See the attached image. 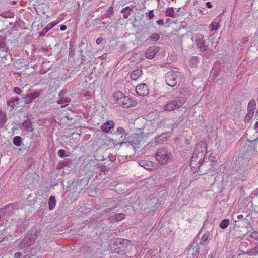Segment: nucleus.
Wrapping results in <instances>:
<instances>
[{
  "instance_id": "f257e3e1",
  "label": "nucleus",
  "mask_w": 258,
  "mask_h": 258,
  "mask_svg": "<svg viewBox=\"0 0 258 258\" xmlns=\"http://www.w3.org/2000/svg\"><path fill=\"white\" fill-rule=\"evenodd\" d=\"M113 98L116 103L124 108L133 107L137 104V102L135 100L128 96H124L120 91L114 93Z\"/></svg>"
},
{
  "instance_id": "f03ea898",
  "label": "nucleus",
  "mask_w": 258,
  "mask_h": 258,
  "mask_svg": "<svg viewBox=\"0 0 258 258\" xmlns=\"http://www.w3.org/2000/svg\"><path fill=\"white\" fill-rule=\"evenodd\" d=\"M173 156L172 153L165 148L159 149L156 153V159L161 165H166L171 162Z\"/></svg>"
},
{
  "instance_id": "7ed1b4c3",
  "label": "nucleus",
  "mask_w": 258,
  "mask_h": 258,
  "mask_svg": "<svg viewBox=\"0 0 258 258\" xmlns=\"http://www.w3.org/2000/svg\"><path fill=\"white\" fill-rule=\"evenodd\" d=\"M182 74L178 71L171 70L168 72L165 75L166 84L172 87L175 86L178 82L182 79Z\"/></svg>"
},
{
  "instance_id": "20e7f679",
  "label": "nucleus",
  "mask_w": 258,
  "mask_h": 258,
  "mask_svg": "<svg viewBox=\"0 0 258 258\" xmlns=\"http://www.w3.org/2000/svg\"><path fill=\"white\" fill-rule=\"evenodd\" d=\"M111 250L115 253L121 255L125 254L127 247V241L121 239H116L110 244Z\"/></svg>"
},
{
  "instance_id": "39448f33",
  "label": "nucleus",
  "mask_w": 258,
  "mask_h": 258,
  "mask_svg": "<svg viewBox=\"0 0 258 258\" xmlns=\"http://www.w3.org/2000/svg\"><path fill=\"white\" fill-rule=\"evenodd\" d=\"M186 100L182 96L176 97L173 100L166 103L164 107V110L171 111L178 109L183 105Z\"/></svg>"
},
{
  "instance_id": "423d86ee",
  "label": "nucleus",
  "mask_w": 258,
  "mask_h": 258,
  "mask_svg": "<svg viewBox=\"0 0 258 258\" xmlns=\"http://www.w3.org/2000/svg\"><path fill=\"white\" fill-rule=\"evenodd\" d=\"M204 153L202 152L194 153L190 162V166L194 168H199L204 161Z\"/></svg>"
},
{
  "instance_id": "0eeeda50",
  "label": "nucleus",
  "mask_w": 258,
  "mask_h": 258,
  "mask_svg": "<svg viewBox=\"0 0 258 258\" xmlns=\"http://www.w3.org/2000/svg\"><path fill=\"white\" fill-rule=\"evenodd\" d=\"M192 41H195L197 47L201 51L204 52L208 49L209 45L204 39V37L202 35H199L196 37L195 40L194 37L191 38Z\"/></svg>"
},
{
  "instance_id": "6e6552de",
  "label": "nucleus",
  "mask_w": 258,
  "mask_h": 258,
  "mask_svg": "<svg viewBox=\"0 0 258 258\" xmlns=\"http://www.w3.org/2000/svg\"><path fill=\"white\" fill-rule=\"evenodd\" d=\"M136 92L139 96H146L149 94V90L145 83H142L137 85Z\"/></svg>"
},
{
  "instance_id": "1a4fd4ad",
  "label": "nucleus",
  "mask_w": 258,
  "mask_h": 258,
  "mask_svg": "<svg viewBox=\"0 0 258 258\" xmlns=\"http://www.w3.org/2000/svg\"><path fill=\"white\" fill-rule=\"evenodd\" d=\"M64 92L61 91L58 94V99L57 103L61 105V108L66 107L71 102V99L68 97H65L63 95Z\"/></svg>"
},
{
  "instance_id": "9d476101",
  "label": "nucleus",
  "mask_w": 258,
  "mask_h": 258,
  "mask_svg": "<svg viewBox=\"0 0 258 258\" xmlns=\"http://www.w3.org/2000/svg\"><path fill=\"white\" fill-rule=\"evenodd\" d=\"M159 47L153 46L149 47L146 51L145 56L147 58L151 59L153 58L156 54L159 51Z\"/></svg>"
},
{
  "instance_id": "9b49d317",
  "label": "nucleus",
  "mask_w": 258,
  "mask_h": 258,
  "mask_svg": "<svg viewBox=\"0 0 258 258\" xmlns=\"http://www.w3.org/2000/svg\"><path fill=\"white\" fill-rule=\"evenodd\" d=\"M40 95V92H35L25 95L23 98L25 104L31 103L35 98L38 97Z\"/></svg>"
},
{
  "instance_id": "f8f14e48",
  "label": "nucleus",
  "mask_w": 258,
  "mask_h": 258,
  "mask_svg": "<svg viewBox=\"0 0 258 258\" xmlns=\"http://www.w3.org/2000/svg\"><path fill=\"white\" fill-rule=\"evenodd\" d=\"M125 217L124 214L120 213L114 214L111 216L109 218V221L111 223H115L123 220Z\"/></svg>"
},
{
  "instance_id": "ddd939ff",
  "label": "nucleus",
  "mask_w": 258,
  "mask_h": 258,
  "mask_svg": "<svg viewBox=\"0 0 258 258\" xmlns=\"http://www.w3.org/2000/svg\"><path fill=\"white\" fill-rule=\"evenodd\" d=\"M139 165L147 170H152L154 167L153 163L149 160H142L139 161Z\"/></svg>"
},
{
  "instance_id": "4468645a",
  "label": "nucleus",
  "mask_w": 258,
  "mask_h": 258,
  "mask_svg": "<svg viewBox=\"0 0 258 258\" xmlns=\"http://www.w3.org/2000/svg\"><path fill=\"white\" fill-rule=\"evenodd\" d=\"M57 22H52L49 23L43 29V30L41 32H39V36L40 37H42L44 36L45 34L47 32H48L49 30H50L51 29L54 27L57 24Z\"/></svg>"
},
{
  "instance_id": "2eb2a0df",
  "label": "nucleus",
  "mask_w": 258,
  "mask_h": 258,
  "mask_svg": "<svg viewBox=\"0 0 258 258\" xmlns=\"http://www.w3.org/2000/svg\"><path fill=\"white\" fill-rule=\"evenodd\" d=\"M150 33L148 30H142L139 37L140 42H149Z\"/></svg>"
},
{
  "instance_id": "dca6fc26",
  "label": "nucleus",
  "mask_w": 258,
  "mask_h": 258,
  "mask_svg": "<svg viewBox=\"0 0 258 258\" xmlns=\"http://www.w3.org/2000/svg\"><path fill=\"white\" fill-rule=\"evenodd\" d=\"M167 139V133H163L155 137L154 139V142L156 144H160Z\"/></svg>"
},
{
  "instance_id": "f3484780",
  "label": "nucleus",
  "mask_w": 258,
  "mask_h": 258,
  "mask_svg": "<svg viewBox=\"0 0 258 258\" xmlns=\"http://www.w3.org/2000/svg\"><path fill=\"white\" fill-rule=\"evenodd\" d=\"M142 70L140 68H138L131 73V79L132 80H136L142 75Z\"/></svg>"
},
{
  "instance_id": "a211bd4d",
  "label": "nucleus",
  "mask_w": 258,
  "mask_h": 258,
  "mask_svg": "<svg viewBox=\"0 0 258 258\" xmlns=\"http://www.w3.org/2000/svg\"><path fill=\"white\" fill-rule=\"evenodd\" d=\"M113 126L114 123L112 121H106L101 126V128L104 132L108 133Z\"/></svg>"
},
{
  "instance_id": "6ab92c4d",
  "label": "nucleus",
  "mask_w": 258,
  "mask_h": 258,
  "mask_svg": "<svg viewBox=\"0 0 258 258\" xmlns=\"http://www.w3.org/2000/svg\"><path fill=\"white\" fill-rule=\"evenodd\" d=\"M115 134L117 135H120L121 138H123L122 140H125L127 136V133L125 130L122 127H118L117 128L116 132Z\"/></svg>"
},
{
  "instance_id": "aec40b11",
  "label": "nucleus",
  "mask_w": 258,
  "mask_h": 258,
  "mask_svg": "<svg viewBox=\"0 0 258 258\" xmlns=\"http://www.w3.org/2000/svg\"><path fill=\"white\" fill-rule=\"evenodd\" d=\"M56 204V200L54 196H50L48 200L49 210H52Z\"/></svg>"
},
{
  "instance_id": "412c9836",
  "label": "nucleus",
  "mask_w": 258,
  "mask_h": 258,
  "mask_svg": "<svg viewBox=\"0 0 258 258\" xmlns=\"http://www.w3.org/2000/svg\"><path fill=\"white\" fill-rule=\"evenodd\" d=\"M133 7H132V8H131L129 6H126L121 10V12L122 13H124L123 18L127 19L129 17V16L131 14V12L133 10Z\"/></svg>"
},
{
  "instance_id": "4be33fe9",
  "label": "nucleus",
  "mask_w": 258,
  "mask_h": 258,
  "mask_svg": "<svg viewBox=\"0 0 258 258\" xmlns=\"http://www.w3.org/2000/svg\"><path fill=\"white\" fill-rule=\"evenodd\" d=\"M160 35L158 33H153L149 35V42H156L159 40Z\"/></svg>"
},
{
  "instance_id": "5701e85b",
  "label": "nucleus",
  "mask_w": 258,
  "mask_h": 258,
  "mask_svg": "<svg viewBox=\"0 0 258 258\" xmlns=\"http://www.w3.org/2000/svg\"><path fill=\"white\" fill-rule=\"evenodd\" d=\"M256 101L254 99L251 100L248 104L247 106V111H254L256 108Z\"/></svg>"
},
{
  "instance_id": "b1692460",
  "label": "nucleus",
  "mask_w": 258,
  "mask_h": 258,
  "mask_svg": "<svg viewBox=\"0 0 258 258\" xmlns=\"http://www.w3.org/2000/svg\"><path fill=\"white\" fill-rule=\"evenodd\" d=\"M165 15L166 16L175 18V16L174 8L173 7L168 8L165 11Z\"/></svg>"
},
{
  "instance_id": "393cba45",
  "label": "nucleus",
  "mask_w": 258,
  "mask_h": 258,
  "mask_svg": "<svg viewBox=\"0 0 258 258\" xmlns=\"http://www.w3.org/2000/svg\"><path fill=\"white\" fill-rule=\"evenodd\" d=\"M230 224V220L225 219L223 220L219 224V227L222 229L226 228Z\"/></svg>"
},
{
  "instance_id": "a878e982",
  "label": "nucleus",
  "mask_w": 258,
  "mask_h": 258,
  "mask_svg": "<svg viewBox=\"0 0 258 258\" xmlns=\"http://www.w3.org/2000/svg\"><path fill=\"white\" fill-rule=\"evenodd\" d=\"M219 24L218 22L216 21H213L209 26L210 31H216L219 27Z\"/></svg>"
},
{
  "instance_id": "bb28decb",
  "label": "nucleus",
  "mask_w": 258,
  "mask_h": 258,
  "mask_svg": "<svg viewBox=\"0 0 258 258\" xmlns=\"http://www.w3.org/2000/svg\"><path fill=\"white\" fill-rule=\"evenodd\" d=\"M154 127L157 129L161 126V121L159 117H157L155 119L153 122H151Z\"/></svg>"
},
{
  "instance_id": "cd10ccee",
  "label": "nucleus",
  "mask_w": 258,
  "mask_h": 258,
  "mask_svg": "<svg viewBox=\"0 0 258 258\" xmlns=\"http://www.w3.org/2000/svg\"><path fill=\"white\" fill-rule=\"evenodd\" d=\"M211 237V234L209 232H207L203 234L201 238L202 242L204 243H206L207 242L208 240Z\"/></svg>"
},
{
  "instance_id": "c85d7f7f",
  "label": "nucleus",
  "mask_w": 258,
  "mask_h": 258,
  "mask_svg": "<svg viewBox=\"0 0 258 258\" xmlns=\"http://www.w3.org/2000/svg\"><path fill=\"white\" fill-rule=\"evenodd\" d=\"M13 144L19 147L21 145L22 143V139L21 138L20 136H16L13 138Z\"/></svg>"
},
{
  "instance_id": "c756f323",
  "label": "nucleus",
  "mask_w": 258,
  "mask_h": 258,
  "mask_svg": "<svg viewBox=\"0 0 258 258\" xmlns=\"http://www.w3.org/2000/svg\"><path fill=\"white\" fill-rule=\"evenodd\" d=\"M23 126L25 128L27 132H32L33 131V128L32 126L31 123L29 122H25L23 123Z\"/></svg>"
},
{
  "instance_id": "7c9ffc66",
  "label": "nucleus",
  "mask_w": 258,
  "mask_h": 258,
  "mask_svg": "<svg viewBox=\"0 0 258 258\" xmlns=\"http://www.w3.org/2000/svg\"><path fill=\"white\" fill-rule=\"evenodd\" d=\"M254 111H247V113H246L244 119L245 121H249L251 120V119L253 117L254 115Z\"/></svg>"
},
{
  "instance_id": "2f4dec72",
  "label": "nucleus",
  "mask_w": 258,
  "mask_h": 258,
  "mask_svg": "<svg viewBox=\"0 0 258 258\" xmlns=\"http://www.w3.org/2000/svg\"><path fill=\"white\" fill-rule=\"evenodd\" d=\"M6 121L7 118L5 113L2 110H0V123L3 124Z\"/></svg>"
},
{
  "instance_id": "473e14b6",
  "label": "nucleus",
  "mask_w": 258,
  "mask_h": 258,
  "mask_svg": "<svg viewBox=\"0 0 258 258\" xmlns=\"http://www.w3.org/2000/svg\"><path fill=\"white\" fill-rule=\"evenodd\" d=\"M19 100V99L18 97H11L9 100H7V103L8 106H10L11 107H12V104L14 102H17Z\"/></svg>"
},
{
  "instance_id": "72a5a7b5",
  "label": "nucleus",
  "mask_w": 258,
  "mask_h": 258,
  "mask_svg": "<svg viewBox=\"0 0 258 258\" xmlns=\"http://www.w3.org/2000/svg\"><path fill=\"white\" fill-rule=\"evenodd\" d=\"M113 8L112 6H110L107 10L106 14H104L105 18H110L113 14Z\"/></svg>"
},
{
  "instance_id": "f704fd0d",
  "label": "nucleus",
  "mask_w": 258,
  "mask_h": 258,
  "mask_svg": "<svg viewBox=\"0 0 258 258\" xmlns=\"http://www.w3.org/2000/svg\"><path fill=\"white\" fill-rule=\"evenodd\" d=\"M189 65L190 66H194L195 65H196L198 62V58L196 57H192L190 60H189Z\"/></svg>"
},
{
  "instance_id": "c9c22d12",
  "label": "nucleus",
  "mask_w": 258,
  "mask_h": 258,
  "mask_svg": "<svg viewBox=\"0 0 258 258\" xmlns=\"http://www.w3.org/2000/svg\"><path fill=\"white\" fill-rule=\"evenodd\" d=\"M58 155L61 158H64L68 156V155L66 154V151L63 149H60L57 152Z\"/></svg>"
},
{
  "instance_id": "e433bc0d",
  "label": "nucleus",
  "mask_w": 258,
  "mask_h": 258,
  "mask_svg": "<svg viewBox=\"0 0 258 258\" xmlns=\"http://www.w3.org/2000/svg\"><path fill=\"white\" fill-rule=\"evenodd\" d=\"M249 237L256 240H258V232L253 231L251 232L249 235Z\"/></svg>"
},
{
  "instance_id": "4c0bfd02",
  "label": "nucleus",
  "mask_w": 258,
  "mask_h": 258,
  "mask_svg": "<svg viewBox=\"0 0 258 258\" xmlns=\"http://www.w3.org/2000/svg\"><path fill=\"white\" fill-rule=\"evenodd\" d=\"M208 40L209 41H210L211 43V46H210V48H209V49L211 51H213V50L215 48V47H216V45H215V41H213V40L212 39H210V38H208Z\"/></svg>"
},
{
  "instance_id": "58836bf2",
  "label": "nucleus",
  "mask_w": 258,
  "mask_h": 258,
  "mask_svg": "<svg viewBox=\"0 0 258 258\" xmlns=\"http://www.w3.org/2000/svg\"><path fill=\"white\" fill-rule=\"evenodd\" d=\"M138 55V54L137 53H135L133 55H132V56H131V57H130V60L131 62H138L137 61L135 60V58H136V56Z\"/></svg>"
},
{
  "instance_id": "ea45409f",
  "label": "nucleus",
  "mask_w": 258,
  "mask_h": 258,
  "mask_svg": "<svg viewBox=\"0 0 258 258\" xmlns=\"http://www.w3.org/2000/svg\"><path fill=\"white\" fill-rule=\"evenodd\" d=\"M13 92H14L15 93H16L17 94H20L22 92L21 89L17 87H15L13 89Z\"/></svg>"
},
{
  "instance_id": "a19ab883",
  "label": "nucleus",
  "mask_w": 258,
  "mask_h": 258,
  "mask_svg": "<svg viewBox=\"0 0 258 258\" xmlns=\"http://www.w3.org/2000/svg\"><path fill=\"white\" fill-rule=\"evenodd\" d=\"M148 16L150 19H152L154 17L153 14V10L149 11Z\"/></svg>"
},
{
  "instance_id": "79ce46f5",
  "label": "nucleus",
  "mask_w": 258,
  "mask_h": 258,
  "mask_svg": "<svg viewBox=\"0 0 258 258\" xmlns=\"http://www.w3.org/2000/svg\"><path fill=\"white\" fill-rule=\"evenodd\" d=\"M251 253L254 255H256L257 254H258V246L255 247V248L253 249Z\"/></svg>"
},
{
  "instance_id": "37998d69",
  "label": "nucleus",
  "mask_w": 258,
  "mask_h": 258,
  "mask_svg": "<svg viewBox=\"0 0 258 258\" xmlns=\"http://www.w3.org/2000/svg\"><path fill=\"white\" fill-rule=\"evenodd\" d=\"M249 41V38L248 37H243L241 39V42L244 43V44H245L246 43H247L248 41Z\"/></svg>"
},
{
  "instance_id": "c03bdc74",
  "label": "nucleus",
  "mask_w": 258,
  "mask_h": 258,
  "mask_svg": "<svg viewBox=\"0 0 258 258\" xmlns=\"http://www.w3.org/2000/svg\"><path fill=\"white\" fill-rule=\"evenodd\" d=\"M157 24L160 26H163L164 25V22H163V20L162 19H160L159 20H158L157 22H156Z\"/></svg>"
},
{
  "instance_id": "a18cd8bd",
  "label": "nucleus",
  "mask_w": 258,
  "mask_h": 258,
  "mask_svg": "<svg viewBox=\"0 0 258 258\" xmlns=\"http://www.w3.org/2000/svg\"><path fill=\"white\" fill-rule=\"evenodd\" d=\"M22 256V253L20 252H16L14 255V258H20Z\"/></svg>"
},
{
  "instance_id": "49530a36",
  "label": "nucleus",
  "mask_w": 258,
  "mask_h": 258,
  "mask_svg": "<svg viewBox=\"0 0 258 258\" xmlns=\"http://www.w3.org/2000/svg\"><path fill=\"white\" fill-rule=\"evenodd\" d=\"M6 47V44L4 42H0V48H5Z\"/></svg>"
},
{
  "instance_id": "de8ad7c7",
  "label": "nucleus",
  "mask_w": 258,
  "mask_h": 258,
  "mask_svg": "<svg viewBox=\"0 0 258 258\" xmlns=\"http://www.w3.org/2000/svg\"><path fill=\"white\" fill-rule=\"evenodd\" d=\"M102 41V39L101 38H98L96 39V42L97 44H100Z\"/></svg>"
},
{
  "instance_id": "09e8293b",
  "label": "nucleus",
  "mask_w": 258,
  "mask_h": 258,
  "mask_svg": "<svg viewBox=\"0 0 258 258\" xmlns=\"http://www.w3.org/2000/svg\"><path fill=\"white\" fill-rule=\"evenodd\" d=\"M206 5L208 8H211L212 7V5L211 4L210 2H207L206 3Z\"/></svg>"
},
{
  "instance_id": "8fccbe9b",
  "label": "nucleus",
  "mask_w": 258,
  "mask_h": 258,
  "mask_svg": "<svg viewBox=\"0 0 258 258\" xmlns=\"http://www.w3.org/2000/svg\"><path fill=\"white\" fill-rule=\"evenodd\" d=\"M67 29V26L65 25H61L60 29L61 31H64Z\"/></svg>"
},
{
  "instance_id": "3c124183",
  "label": "nucleus",
  "mask_w": 258,
  "mask_h": 258,
  "mask_svg": "<svg viewBox=\"0 0 258 258\" xmlns=\"http://www.w3.org/2000/svg\"><path fill=\"white\" fill-rule=\"evenodd\" d=\"M252 152H253V153H255L257 152V150H256V146L255 145L254 146V147L252 148Z\"/></svg>"
},
{
  "instance_id": "603ef678",
  "label": "nucleus",
  "mask_w": 258,
  "mask_h": 258,
  "mask_svg": "<svg viewBox=\"0 0 258 258\" xmlns=\"http://www.w3.org/2000/svg\"><path fill=\"white\" fill-rule=\"evenodd\" d=\"M243 218V216L242 215H239L238 216H237V219H241Z\"/></svg>"
},
{
  "instance_id": "864d4df0",
  "label": "nucleus",
  "mask_w": 258,
  "mask_h": 258,
  "mask_svg": "<svg viewBox=\"0 0 258 258\" xmlns=\"http://www.w3.org/2000/svg\"><path fill=\"white\" fill-rule=\"evenodd\" d=\"M255 127L258 129V121L255 123Z\"/></svg>"
},
{
  "instance_id": "5fc2aeb1",
  "label": "nucleus",
  "mask_w": 258,
  "mask_h": 258,
  "mask_svg": "<svg viewBox=\"0 0 258 258\" xmlns=\"http://www.w3.org/2000/svg\"><path fill=\"white\" fill-rule=\"evenodd\" d=\"M257 140H258V138L255 139H254V140H252V141H250V142H255L257 141Z\"/></svg>"
},
{
  "instance_id": "6e6d98bb",
  "label": "nucleus",
  "mask_w": 258,
  "mask_h": 258,
  "mask_svg": "<svg viewBox=\"0 0 258 258\" xmlns=\"http://www.w3.org/2000/svg\"><path fill=\"white\" fill-rule=\"evenodd\" d=\"M248 217V215H247L244 219V220L246 222L248 220L247 217Z\"/></svg>"
},
{
  "instance_id": "4d7b16f0",
  "label": "nucleus",
  "mask_w": 258,
  "mask_h": 258,
  "mask_svg": "<svg viewBox=\"0 0 258 258\" xmlns=\"http://www.w3.org/2000/svg\"><path fill=\"white\" fill-rule=\"evenodd\" d=\"M21 244L23 245L24 246L25 245V244H24V240H22L21 241Z\"/></svg>"
},
{
  "instance_id": "13d9d810",
  "label": "nucleus",
  "mask_w": 258,
  "mask_h": 258,
  "mask_svg": "<svg viewBox=\"0 0 258 258\" xmlns=\"http://www.w3.org/2000/svg\"><path fill=\"white\" fill-rule=\"evenodd\" d=\"M43 49H44L45 51H48V49H47V48H43Z\"/></svg>"
},
{
  "instance_id": "bf43d9fd",
  "label": "nucleus",
  "mask_w": 258,
  "mask_h": 258,
  "mask_svg": "<svg viewBox=\"0 0 258 258\" xmlns=\"http://www.w3.org/2000/svg\"><path fill=\"white\" fill-rule=\"evenodd\" d=\"M124 142H122V143H120V144L121 145H122V144H124Z\"/></svg>"
},
{
  "instance_id": "052dcab7",
  "label": "nucleus",
  "mask_w": 258,
  "mask_h": 258,
  "mask_svg": "<svg viewBox=\"0 0 258 258\" xmlns=\"http://www.w3.org/2000/svg\"><path fill=\"white\" fill-rule=\"evenodd\" d=\"M86 96H90V94H89V95L88 94H86Z\"/></svg>"
}]
</instances>
